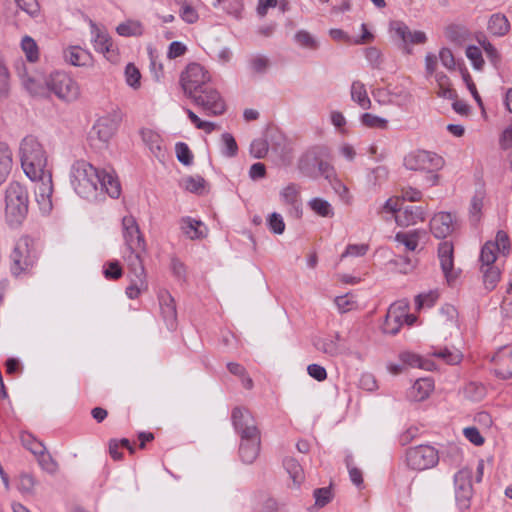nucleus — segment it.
<instances>
[{
    "label": "nucleus",
    "mask_w": 512,
    "mask_h": 512,
    "mask_svg": "<svg viewBox=\"0 0 512 512\" xmlns=\"http://www.w3.org/2000/svg\"><path fill=\"white\" fill-rule=\"evenodd\" d=\"M510 251V241L506 232H497L494 240L487 241L480 251V271L485 289L492 291L501 278V271L495 262L498 255L507 256Z\"/></svg>",
    "instance_id": "obj_1"
},
{
    "label": "nucleus",
    "mask_w": 512,
    "mask_h": 512,
    "mask_svg": "<svg viewBox=\"0 0 512 512\" xmlns=\"http://www.w3.org/2000/svg\"><path fill=\"white\" fill-rule=\"evenodd\" d=\"M232 420L235 429L239 432L241 443L239 454L241 460L246 464L253 463L260 452V432L255 420L249 411L235 408L232 412Z\"/></svg>",
    "instance_id": "obj_2"
},
{
    "label": "nucleus",
    "mask_w": 512,
    "mask_h": 512,
    "mask_svg": "<svg viewBox=\"0 0 512 512\" xmlns=\"http://www.w3.org/2000/svg\"><path fill=\"white\" fill-rule=\"evenodd\" d=\"M19 157L21 167L30 179H36L43 175L48 162L47 151L40 140L33 136H25L19 145Z\"/></svg>",
    "instance_id": "obj_3"
},
{
    "label": "nucleus",
    "mask_w": 512,
    "mask_h": 512,
    "mask_svg": "<svg viewBox=\"0 0 512 512\" xmlns=\"http://www.w3.org/2000/svg\"><path fill=\"white\" fill-rule=\"evenodd\" d=\"M70 184L80 197L95 199L99 193L100 170L90 162L76 160L70 168Z\"/></svg>",
    "instance_id": "obj_4"
},
{
    "label": "nucleus",
    "mask_w": 512,
    "mask_h": 512,
    "mask_svg": "<svg viewBox=\"0 0 512 512\" xmlns=\"http://www.w3.org/2000/svg\"><path fill=\"white\" fill-rule=\"evenodd\" d=\"M334 166L330 163V151L325 146H314L306 150L298 160L299 173L310 179L325 177Z\"/></svg>",
    "instance_id": "obj_5"
},
{
    "label": "nucleus",
    "mask_w": 512,
    "mask_h": 512,
    "mask_svg": "<svg viewBox=\"0 0 512 512\" xmlns=\"http://www.w3.org/2000/svg\"><path fill=\"white\" fill-rule=\"evenodd\" d=\"M16 76L22 88L34 98L49 97V75L46 76L41 70L28 67L24 60L19 59L14 65Z\"/></svg>",
    "instance_id": "obj_6"
},
{
    "label": "nucleus",
    "mask_w": 512,
    "mask_h": 512,
    "mask_svg": "<svg viewBox=\"0 0 512 512\" xmlns=\"http://www.w3.org/2000/svg\"><path fill=\"white\" fill-rule=\"evenodd\" d=\"M5 213L11 224H20L28 214L27 189L19 182H11L5 192Z\"/></svg>",
    "instance_id": "obj_7"
},
{
    "label": "nucleus",
    "mask_w": 512,
    "mask_h": 512,
    "mask_svg": "<svg viewBox=\"0 0 512 512\" xmlns=\"http://www.w3.org/2000/svg\"><path fill=\"white\" fill-rule=\"evenodd\" d=\"M121 122V113L112 110L98 117L88 133L90 146L101 148L114 137Z\"/></svg>",
    "instance_id": "obj_8"
},
{
    "label": "nucleus",
    "mask_w": 512,
    "mask_h": 512,
    "mask_svg": "<svg viewBox=\"0 0 512 512\" xmlns=\"http://www.w3.org/2000/svg\"><path fill=\"white\" fill-rule=\"evenodd\" d=\"M49 96L54 94L59 100L70 103L78 100L81 89L78 82L63 71H55L49 75Z\"/></svg>",
    "instance_id": "obj_9"
},
{
    "label": "nucleus",
    "mask_w": 512,
    "mask_h": 512,
    "mask_svg": "<svg viewBox=\"0 0 512 512\" xmlns=\"http://www.w3.org/2000/svg\"><path fill=\"white\" fill-rule=\"evenodd\" d=\"M211 81V75L205 67L198 63H190L181 72L180 85L184 94L190 99L205 89V85Z\"/></svg>",
    "instance_id": "obj_10"
},
{
    "label": "nucleus",
    "mask_w": 512,
    "mask_h": 512,
    "mask_svg": "<svg viewBox=\"0 0 512 512\" xmlns=\"http://www.w3.org/2000/svg\"><path fill=\"white\" fill-rule=\"evenodd\" d=\"M122 236L125 246L130 252L126 256L127 263L130 260L133 261L136 256L142 258L141 255L146 252V242L136 219L131 215L125 216L122 219Z\"/></svg>",
    "instance_id": "obj_11"
},
{
    "label": "nucleus",
    "mask_w": 512,
    "mask_h": 512,
    "mask_svg": "<svg viewBox=\"0 0 512 512\" xmlns=\"http://www.w3.org/2000/svg\"><path fill=\"white\" fill-rule=\"evenodd\" d=\"M438 462V451L430 445H419L411 447L406 451V463L412 470L424 471L431 469Z\"/></svg>",
    "instance_id": "obj_12"
},
{
    "label": "nucleus",
    "mask_w": 512,
    "mask_h": 512,
    "mask_svg": "<svg viewBox=\"0 0 512 512\" xmlns=\"http://www.w3.org/2000/svg\"><path fill=\"white\" fill-rule=\"evenodd\" d=\"M472 477V470L464 467L457 471L453 478L455 501L461 512L468 510L471 506L474 495Z\"/></svg>",
    "instance_id": "obj_13"
},
{
    "label": "nucleus",
    "mask_w": 512,
    "mask_h": 512,
    "mask_svg": "<svg viewBox=\"0 0 512 512\" xmlns=\"http://www.w3.org/2000/svg\"><path fill=\"white\" fill-rule=\"evenodd\" d=\"M129 285L126 287L125 294L129 299H137L148 290L147 275L142 258L134 257V260L128 262Z\"/></svg>",
    "instance_id": "obj_14"
},
{
    "label": "nucleus",
    "mask_w": 512,
    "mask_h": 512,
    "mask_svg": "<svg viewBox=\"0 0 512 512\" xmlns=\"http://www.w3.org/2000/svg\"><path fill=\"white\" fill-rule=\"evenodd\" d=\"M90 34L91 43L96 52L103 54V56L110 62H117L119 59L118 48L114 45L113 40L104 26H100L93 21H90Z\"/></svg>",
    "instance_id": "obj_15"
},
{
    "label": "nucleus",
    "mask_w": 512,
    "mask_h": 512,
    "mask_svg": "<svg viewBox=\"0 0 512 512\" xmlns=\"http://www.w3.org/2000/svg\"><path fill=\"white\" fill-rule=\"evenodd\" d=\"M443 158L434 152L417 150L404 158V166L412 171L434 172L443 166Z\"/></svg>",
    "instance_id": "obj_16"
},
{
    "label": "nucleus",
    "mask_w": 512,
    "mask_h": 512,
    "mask_svg": "<svg viewBox=\"0 0 512 512\" xmlns=\"http://www.w3.org/2000/svg\"><path fill=\"white\" fill-rule=\"evenodd\" d=\"M10 257L14 274H19L32 266L35 259L32 240L29 237L20 238L16 242Z\"/></svg>",
    "instance_id": "obj_17"
},
{
    "label": "nucleus",
    "mask_w": 512,
    "mask_h": 512,
    "mask_svg": "<svg viewBox=\"0 0 512 512\" xmlns=\"http://www.w3.org/2000/svg\"><path fill=\"white\" fill-rule=\"evenodd\" d=\"M191 99L209 116L222 115L226 110L224 99L214 88H205Z\"/></svg>",
    "instance_id": "obj_18"
},
{
    "label": "nucleus",
    "mask_w": 512,
    "mask_h": 512,
    "mask_svg": "<svg viewBox=\"0 0 512 512\" xmlns=\"http://www.w3.org/2000/svg\"><path fill=\"white\" fill-rule=\"evenodd\" d=\"M35 182L34 193L35 199L42 213L48 214L53 207L52 204V193H53V182L52 174L50 171H46L40 177L31 179Z\"/></svg>",
    "instance_id": "obj_19"
},
{
    "label": "nucleus",
    "mask_w": 512,
    "mask_h": 512,
    "mask_svg": "<svg viewBox=\"0 0 512 512\" xmlns=\"http://www.w3.org/2000/svg\"><path fill=\"white\" fill-rule=\"evenodd\" d=\"M390 32L401 40L404 50L407 54L412 53L410 45L424 44L427 41V35L420 30L411 31L408 25L402 21H393L390 23Z\"/></svg>",
    "instance_id": "obj_20"
},
{
    "label": "nucleus",
    "mask_w": 512,
    "mask_h": 512,
    "mask_svg": "<svg viewBox=\"0 0 512 512\" xmlns=\"http://www.w3.org/2000/svg\"><path fill=\"white\" fill-rule=\"evenodd\" d=\"M313 345L317 351L330 357H337L347 353L345 340L338 332L329 333L315 338Z\"/></svg>",
    "instance_id": "obj_21"
},
{
    "label": "nucleus",
    "mask_w": 512,
    "mask_h": 512,
    "mask_svg": "<svg viewBox=\"0 0 512 512\" xmlns=\"http://www.w3.org/2000/svg\"><path fill=\"white\" fill-rule=\"evenodd\" d=\"M407 308V303L403 301H398L390 305L382 325V331L385 334L395 335L400 331L404 324Z\"/></svg>",
    "instance_id": "obj_22"
},
{
    "label": "nucleus",
    "mask_w": 512,
    "mask_h": 512,
    "mask_svg": "<svg viewBox=\"0 0 512 512\" xmlns=\"http://www.w3.org/2000/svg\"><path fill=\"white\" fill-rule=\"evenodd\" d=\"M453 244L448 241H444L438 246V257L441 265V269L448 283L454 281L457 277L453 270L454 258H453Z\"/></svg>",
    "instance_id": "obj_23"
},
{
    "label": "nucleus",
    "mask_w": 512,
    "mask_h": 512,
    "mask_svg": "<svg viewBox=\"0 0 512 512\" xmlns=\"http://www.w3.org/2000/svg\"><path fill=\"white\" fill-rule=\"evenodd\" d=\"M425 217L426 211L422 206L408 205L398 211L395 221L398 226L409 227L423 222Z\"/></svg>",
    "instance_id": "obj_24"
},
{
    "label": "nucleus",
    "mask_w": 512,
    "mask_h": 512,
    "mask_svg": "<svg viewBox=\"0 0 512 512\" xmlns=\"http://www.w3.org/2000/svg\"><path fill=\"white\" fill-rule=\"evenodd\" d=\"M64 60L76 67H91L94 63L92 54L80 46H69L63 51Z\"/></svg>",
    "instance_id": "obj_25"
},
{
    "label": "nucleus",
    "mask_w": 512,
    "mask_h": 512,
    "mask_svg": "<svg viewBox=\"0 0 512 512\" xmlns=\"http://www.w3.org/2000/svg\"><path fill=\"white\" fill-rule=\"evenodd\" d=\"M453 217L450 213L440 212L430 220V230L436 238H446L453 231Z\"/></svg>",
    "instance_id": "obj_26"
},
{
    "label": "nucleus",
    "mask_w": 512,
    "mask_h": 512,
    "mask_svg": "<svg viewBox=\"0 0 512 512\" xmlns=\"http://www.w3.org/2000/svg\"><path fill=\"white\" fill-rule=\"evenodd\" d=\"M182 233L191 240H198L206 237L207 229L200 220L191 217H182L179 222Z\"/></svg>",
    "instance_id": "obj_27"
},
{
    "label": "nucleus",
    "mask_w": 512,
    "mask_h": 512,
    "mask_svg": "<svg viewBox=\"0 0 512 512\" xmlns=\"http://www.w3.org/2000/svg\"><path fill=\"white\" fill-rule=\"evenodd\" d=\"M158 300L163 319L168 324L173 325L177 316L174 298L167 290L163 289L158 293Z\"/></svg>",
    "instance_id": "obj_28"
},
{
    "label": "nucleus",
    "mask_w": 512,
    "mask_h": 512,
    "mask_svg": "<svg viewBox=\"0 0 512 512\" xmlns=\"http://www.w3.org/2000/svg\"><path fill=\"white\" fill-rule=\"evenodd\" d=\"M15 5L17 10L15 15L19 11L25 13L32 19H37L41 15V6L38 0H5L6 13H8L10 7Z\"/></svg>",
    "instance_id": "obj_29"
},
{
    "label": "nucleus",
    "mask_w": 512,
    "mask_h": 512,
    "mask_svg": "<svg viewBox=\"0 0 512 512\" xmlns=\"http://www.w3.org/2000/svg\"><path fill=\"white\" fill-rule=\"evenodd\" d=\"M434 390V381L430 377L417 379L408 392V396L413 401H423L429 397Z\"/></svg>",
    "instance_id": "obj_30"
},
{
    "label": "nucleus",
    "mask_w": 512,
    "mask_h": 512,
    "mask_svg": "<svg viewBox=\"0 0 512 512\" xmlns=\"http://www.w3.org/2000/svg\"><path fill=\"white\" fill-rule=\"evenodd\" d=\"M351 100L356 103L363 110L371 108V100L368 96L366 85L359 81L354 80L350 87Z\"/></svg>",
    "instance_id": "obj_31"
},
{
    "label": "nucleus",
    "mask_w": 512,
    "mask_h": 512,
    "mask_svg": "<svg viewBox=\"0 0 512 512\" xmlns=\"http://www.w3.org/2000/svg\"><path fill=\"white\" fill-rule=\"evenodd\" d=\"M487 29L493 36L502 37L510 31V22L504 14L494 13L488 20Z\"/></svg>",
    "instance_id": "obj_32"
},
{
    "label": "nucleus",
    "mask_w": 512,
    "mask_h": 512,
    "mask_svg": "<svg viewBox=\"0 0 512 512\" xmlns=\"http://www.w3.org/2000/svg\"><path fill=\"white\" fill-rule=\"evenodd\" d=\"M330 184L333 191L339 196L340 200L344 204H350L352 202V196L347 186L338 178L335 168H332L330 172L324 177Z\"/></svg>",
    "instance_id": "obj_33"
},
{
    "label": "nucleus",
    "mask_w": 512,
    "mask_h": 512,
    "mask_svg": "<svg viewBox=\"0 0 512 512\" xmlns=\"http://www.w3.org/2000/svg\"><path fill=\"white\" fill-rule=\"evenodd\" d=\"M141 137L145 145L156 157L160 158L164 156L162 139L157 132L145 128L141 130Z\"/></svg>",
    "instance_id": "obj_34"
},
{
    "label": "nucleus",
    "mask_w": 512,
    "mask_h": 512,
    "mask_svg": "<svg viewBox=\"0 0 512 512\" xmlns=\"http://www.w3.org/2000/svg\"><path fill=\"white\" fill-rule=\"evenodd\" d=\"M105 192L112 198H118L121 194L120 183L111 173L100 171L99 191Z\"/></svg>",
    "instance_id": "obj_35"
},
{
    "label": "nucleus",
    "mask_w": 512,
    "mask_h": 512,
    "mask_svg": "<svg viewBox=\"0 0 512 512\" xmlns=\"http://www.w3.org/2000/svg\"><path fill=\"white\" fill-rule=\"evenodd\" d=\"M116 32L123 37H139L144 33V26L139 20L128 19L116 27Z\"/></svg>",
    "instance_id": "obj_36"
},
{
    "label": "nucleus",
    "mask_w": 512,
    "mask_h": 512,
    "mask_svg": "<svg viewBox=\"0 0 512 512\" xmlns=\"http://www.w3.org/2000/svg\"><path fill=\"white\" fill-rule=\"evenodd\" d=\"M20 48L29 63H36L40 59V49L37 42L29 35H24L20 40Z\"/></svg>",
    "instance_id": "obj_37"
},
{
    "label": "nucleus",
    "mask_w": 512,
    "mask_h": 512,
    "mask_svg": "<svg viewBox=\"0 0 512 512\" xmlns=\"http://www.w3.org/2000/svg\"><path fill=\"white\" fill-rule=\"evenodd\" d=\"M13 164L12 151L9 146L0 142V185L8 177Z\"/></svg>",
    "instance_id": "obj_38"
},
{
    "label": "nucleus",
    "mask_w": 512,
    "mask_h": 512,
    "mask_svg": "<svg viewBox=\"0 0 512 512\" xmlns=\"http://www.w3.org/2000/svg\"><path fill=\"white\" fill-rule=\"evenodd\" d=\"M438 91L437 94L441 98L454 99L456 97L455 91L451 88L449 77L442 71H437L433 74Z\"/></svg>",
    "instance_id": "obj_39"
},
{
    "label": "nucleus",
    "mask_w": 512,
    "mask_h": 512,
    "mask_svg": "<svg viewBox=\"0 0 512 512\" xmlns=\"http://www.w3.org/2000/svg\"><path fill=\"white\" fill-rule=\"evenodd\" d=\"M308 206L315 214L320 217L331 218L334 216V209L330 202L321 197L310 199Z\"/></svg>",
    "instance_id": "obj_40"
},
{
    "label": "nucleus",
    "mask_w": 512,
    "mask_h": 512,
    "mask_svg": "<svg viewBox=\"0 0 512 512\" xmlns=\"http://www.w3.org/2000/svg\"><path fill=\"white\" fill-rule=\"evenodd\" d=\"M395 241L405 247L408 251H415L418 247L419 235L416 230L409 232H398Z\"/></svg>",
    "instance_id": "obj_41"
},
{
    "label": "nucleus",
    "mask_w": 512,
    "mask_h": 512,
    "mask_svg": "<svg viewBox=\"0 0 512 512\" xmlns=\"http://www.w3.org/2000/svg\"><path fill=\"white\" fill-rule=\"evenodd\" d=\"M399 360L405 364L406 368L427 369L428 362L425 361L420 355L410 351L401 352L399 354Z\"/></svg>",
    "instance_id": "obj_42"
},
{
    "label": "nucleus",
    "mask_w": 512,
    "mask_h": 512,
    "mask_svg": "<svg viewBox=\"0 0 512 512\" xmlns=\"http://www.w3.org/2000/svg\"><path fill=\"white\" fill-rule=\"evenodd\" d=\"M412 101V95L406 88L395 86L391 89V104L405 107Z\"/></svg>",
    "instance_id": "obj_43"
},
{
    "label": "nucleus",
    "mask_w": 512,
    "mask_h": 512,
    "mask_svg": "<svg viewBox=\"0 0 512 512\" xmlns=\"http://www.w3.org/2000/svg\"><path fill=\"white\" fill-rule=\"evenodd\" d=\"M294 40L296 44L304 49L316 50L319 47V42L316 37L305 30L297 32L294 36Z\"/></svg>",
    "instance_id": "obj_44"
},
{
    "label": "nucleus",
    "mask_w": 512,
    "mask_h": 512,
    "mask_svg": "<svg viewBox=\"0 0 512 512\" xmlns=\"http://www.w3.org/2000/svg\"><path fill=\"white\" fill-rule=\"evenodd\" d=\"M465 55L475 70L481 71L483 69L485 62L480 47L469 45L466 48Z\"/></svg>",
    "instance_id": "obj_45"
},
{
    "label": "nucleus",
    "mask_w": 512,
    "mask_h": 512,
    "mask_svg": "<svg viewBox=\"0 0 512 512\" xmlns=\"http://www.w3.org/2000/svg\"><path fill=\"white\" fill-rule=\"evenodd\" d=\"M436 357L441 358L444 362L450 365L459 364L462 360V353L457 349L442 348L433 353Z\"/></svg>",
    "instance_id": "obj_46"
},
{
    "label": "nucleus",
    "mask_w": 512,
    "mask_h": 512,
    "mask_svg": "<svg viewBox=\"0 0 512 512\" xmlns=\"http://www.w3.org/2000/svg\"><path fill=\"white\" fill-rule=\"evenodd\" d=\"M438 292L436 290H430L428 292L419 294L415 298V306L417 310L424 308H431L434 306L438 299Z\"/></svg>",
    "instance_id": "obj_47"
},
{
    "label": "nucleus",
    "mask_w": 512,
    "mask_h": 512,
    "mask_svg": "<svg viewBox=\"0 0 512 512\" xmlns=\"http://www.w3.org/2000/svg\"><path fill=\"white\" fill-rule=\"evenodd\" d=\"M10 92V72L4 59L0 56V99L8 96Z\"/></svg>",
    "instance_id": "obj_48"
},
{
    "label": "nucleus",
    "mask_w": 512,
    "mask_h": 512,
    "mask_svg": "<svg viewBox=\"0 0 512 512\" xmlns=\"http://www.w3.org/2000/svg\"><path fill=\"white\" fill-rule=\"evenodd\" d=\"M37 457L39 465L49 474H55L58 471V463L53 459V457L46 451H41V453L35 455Z\"/></svg>",
    "instance_id": "obj_49"
},
{
    "label": "nucleus",
    "mask_w": 512,
    "mask_h": 512,
    "mask_svg": "<svg viewBox=\"0 0 512 512\" xmlns=\"http://www.w3.org/2000/svg\"><path fill=\"white\" fill-rule=\"evenodd\" d=\"M360 122L362 125L369 128H381L384 129L388 125V120L372 113H363L360 116Z\"/></svg>",
    "instance_id": "obj_50"
},
{
    "label": "nucleus",
    "mask_w": 512,
    "mask_h": 512,
    "mask_svg": "<svg viewBox=\"0 0 512 512\" xmlns=\"http://www.w3.org/2000/svg\"><path fill=\"white\" fill-rule=\"evenodd\" d=\"M125 80L128 86L133 89H138L141 85V74L139 69L132 63H129L125 68Z\"/></svg>",
    "instance_id": "obj_51"
},
{
    "label": "nucleus",
    "mask_w": 512,
    "mask_h": 512,
    "mask_svg": "<svg viewBox=\"0 0 512 512\" xmlns=\"http://www.w3.org/2000/svg\"><path fill=\"white\" fill-rule=\"evenodd\" d=\"M21 442L23 446L28 449L33 455H37L41 453V451H44L46 447L42 442L34 438L29 433H24L21 435Z\"/></svg>",
    "instance_id": "obj_52"
},
{
    "label": "nucleus",
    "mask_w": 512,
    "mask_h": 512,
    "mask_svg": "<svg viewBox=\"0 0 512 512\" xmlns=\"http://www.w3.org/2000/svg\"><path fill=\"white\" fill-rule=\"evenodd\" d=\"M186 113L197 129L203 130L207 134L217 129V125L214 122L200 119L192 110L186 109Z\"/></svg>",
    "instance_id": "obj_53"
},
{
    "label": "nucleus",
    "mask_w": 512,
    "mask_h": 512,
    "mask_svg": "<svg viewBox=\"0 0 512 512\" xmlns=\"http://www.w3.org/2000/svg\"><path fill=\"white\" fill-rule=\"evenodd\" d=\"M369 251L367 243L348 244L345 251L341 254L340 258L343 260L347 257H362Z\"/></svg>",
    "instance_id": "obj_54"
},
{
    "label": "nucleus",
    "mask_w": 512,
    "mask_h": 512,
    "mask_svg": "<svg viewBox=\"0 0 512 512\" xmlns=\"http://www.w3.org/2000/svg\"><path fill=\"white\" fill-rule=\"evenodd\" d=\"M221 140L223 143V150L222 153L226 157H234L237 155L238 152V146L236 143L235 138L230 133H223L221 136Z\"/></svg>",
    "instance_id": "obj_55"
},
{
    "label": "nucleus",
    "mask_w": 512,
    "mask_h": 512,
    "mask_svg": "<svg viewBox=\"0 0 512 512\" xmlns=\"http://www.w3.org/2000/svg\"><path fill=\"white\" fill-rule=\"evenodd\" d=\"M313 496L315 498V505L319 508L326 506L333 498L332 490L330 487L315 489Z\"/></svg>",
    "instance_id": "obj_56"
},
{
    "label": "nucleus",
    "mask_w": 512,
    "mask_h": 512,
    "mask_svg": "<svg viewBox=\"0 0 512 512\" xmlns=\"http://www.w3.org/2000/svg\"><path fill=\"white\" fill-rule=\"evenodd\" d=\"M479 43L491 64L494 67H497L500 63L501 57L496 47L487 40L480 41Z\"/></svg>",
    "instance_id": "obj_57"
},
{
    "label": "nucleus",
    "mask_w": 512,
    "mask_h": 512,
    "mask_svg": "<svg viewBox=\"0 0 512 512\" xmlns=\"http://www.w3.org/2000/svg\"><path fill=\"white\" fill-rule=\"evenodd\" d=\"M390 264L396 271L402 274H408L413 269V263L411 259L406 256H396L390 261Z\"/></svg>",
    "instance_id": "obj_58"
},
{
    "label": "nucleus",
    "mask_w": 512,
    "mask_h": 512,
    "mask_svg": "<svg viewBox=\"0 0 512 512\" xmlns=\"http://www.w3.org/2000/svg\"><path fill=\"white\" fill-rule=\"evenodd\" d=\"M267 225L270 231L275 234H282L285 230V222L283 217L276 212H273L267 218Z\"/></svg>",
    "instance_id": "obj_59"
},
{
    "label": "nucleus",
    "mask_w": 512,
    "mask_h": 512,
    "mask_svg": "<svg viewBox=\"0 0 512 512\" xmlns=\"http://www.w3.org/2000/svg\"><path fill=\"white\" fill-rule=\"evenodd\" d=\"M439 61L441 62L442 66L445 67L447 70L452 71L456 68V61L454 58V55L452 51L447 48L443 47L439 50V57H437Z\"/></svg>",
    "instance_id": "obj_60"
},
{
    "label": "nucleus",
    "mask_w": 512,
    "mask_h": 512,
    "mask_svg": "<svg viewBox=\"0 0 512 512\" xmlns=\"http://www.w3.org/2000/svg\"><path fill=\"white\" fill-rule=\"evenodd\" d=\"M400 198H389L387 199L377 210L378 214L387 213L391 214L394 218L395 215L400 211Z\"/></svg>",
    "instance_id": "obj_61"
},
{
    "label": "nucleus",
    "mask_w": 512,
    "mask_h": 512,
    "mask_svg": "<svg viewBox=\"0 0 512 512\" xmlns=\"http://www.w3.org/2000/svg\"><path fill=\"white\" fill-rule=\"evenodd\" d=\"M103 268V274L107 279L117 280L123 275V270L118 261L108 262Z\"/></svg>",
    "instance_id": "obj_62"
},
{
    "label": "nucleus",
    "mask_w": 512,
    "mask_h": 512,
    "mask_svg": "<svg viewBox=\"0 0 512 512\" xmlns=\"http://www.w3.org/2000/svg\"><path fill=\"white\" fill-rule=\"evenodd\" d=\"M176 156H177V159L180 163H182L183 165H190L192 163V160H193V155L188 147L187 144L185 143H178L176 144Z\"/></svg>",
    "instance_id": "obj_63"
},
{
    "label": "nucleus",
    "mask_w": 512,
    "mask_h": 512,
    "mask_svg": "<svg viewBox=\"0 0 512 512\" xmlns=\"http://www.w3.org/2000/svg\"><path fill=\"white\" fill-rule=\"evenodd\" d=\"M184 186L192 193H201L205 187V180L201 176L188 177L184 180Z\"/></svg>",
    "instance_id": "obj_64"
}]
</instances>
